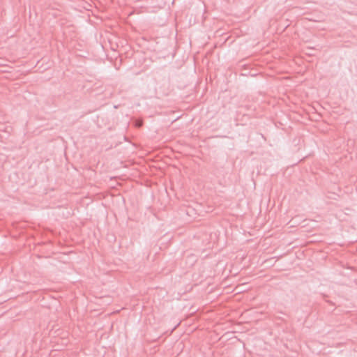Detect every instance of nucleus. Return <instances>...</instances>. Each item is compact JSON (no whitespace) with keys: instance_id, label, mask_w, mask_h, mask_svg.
Instances as JSON below:
<instances>
[{"instance_id":"f257e3e1","label":"nucleus","mask_w":357,"mask_h":357,"mask_svg":"<svg viewBox=\"0 0 357 357\" xmlns=\"http://www.w3.org/2000/svg\"><path fill=\"white\" fill-rule=\"evenodd\" d=\"M142 122H137V124H136V126H137V127H140V126H142Z\"/></svg>"}]
</instances>
